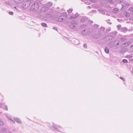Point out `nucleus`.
Instances as JSON below:
<instances>
[{
	"instance_id": "1",
	"label": "nucleus",
	"mask_w": 133,
	"mask_h": 133,
	"mask_svg": "<svg viewBox=\"0 0 133 133\" xmlns=\"http://www.w3.org/2000/svg\"><path fill=\"white\" fill-rule=\"evenodd\" d=\"M39 7V5L38 3H34L31 6L30 10L32 11H35L38 9Z\"/></svg>"
},
{
	"instance_id": "2",
	"label": "nucleus",
	"mask_w": 133,
	"mask_h": 133,
	"mask_svg": "<svg viewBox=\"0 0 133 133\" xmlns=\"http://www.w3.org/2000/svg\"><path fill=\"white\" fill-rule=\"evenodd\" d=\"M31 2L30 1H27L24 2L22 5V7L25 9L27 8L30 5Z\"/></svg>"
},
{
	"instance_id": "3",
	"label": "nucleus",
	"mask_w": 133,
	"mask_h": 133,
	"mask_svg": "<svg viewBox=\"0 0 133 133\" xmlns=\"http://www.w3.org/2000/svg\"><path fill=\"white\" fill-rule=\"evenodd\" d=\"M67 18V16L65 15L62 14L60 16L58 19V21L59 22H62L64 21Z\"/></svg>"
},
{
	"instance_id": "4",
	"label": "nucleus",
	"mask_w": 133,
	"mask_h": 133,
	"mask_svg": "<svg viewBox=\"0 0 133 133\" xmlns=\"http://www.w3.org/2000/svg\"><path fill=\"white\" fill-rule=\"evenodd\" d=\"M91 32L90 29L89 28H87L82 31V34L83 35L86 36Z\"/></svg>"
},
{
	"instance_id": "5",
	"label": "nucleus",
	"mask_w": 133,
	"mask_h": 133,
	"mask_svg": "<svg viewBox=\"0 0 133 133\" xmlns=\"http://www.w3.org/2000/svg\"><path fill=\"white\" fill-rule=\"evenodd\" d=\"M102 36L101 32H98L97 34L94 35V37L96 39H98L101 37Z\"/></svg>"
},
{
	"instance_id": "6",
	"label": "nucleus",
	"mask_w": 133,
	"mask_h": 133,
	"mask_svg": "<svg viewBox=\"0 0 133 133\" xmlns=\"http://www.w3.org/2000/svg\"><path fill=\"white\" fill-rule=\"evenodd\" d=\"M71 25L69 26V27L71 29H74L76 28V25L77 24L76 22L74 21H73L71 23Z\"/></svg>"
},
{
	"instance_id": "7",
	"label": "nucleus",
	"mask_w": 133,
	"mask_h": 133,
	"mask_svg": "<svg viewBox=\"0 0 133 133\" xmlns=\"http://www.w3.org/2000/svg\"><path fill=\"white\" fill-rule=\"evenodd\" d=\"M88 19V18L87 17L85 16H83L80 20V22L81 23H83L87 20Z\"/></svg>"
},
{
	"instance_id": "8",
	"label": "nucleus",
	"mask_w": 133,
	"mask_h": 133,
	"mask_svg": "<svg viewBox=\"0 0 133 133\" xmlns=\"http://www.w3.org/2000/svg\"><path fill=\"white\" fill-rule=\"evenodd\" d=\"M14 119L15 121L17 123L19 124L22 123L21 121L19 118L17 117H14Z\"/></svg>"
},
{
	"instance_id": "9",
	"label": "nucleus",
	"mask_w": 133,
	"mask_h": 133,
	"mask_svg": "<svg viewBox=\"0 0 133 133\" xmlns=\"http://www.w3.org/2000/svg\"><path fill=\"white\" fill-rule=\"evenodd\" d=\"M49 8L46 6L42 7L41 10L43 12H46L48 11Z\"/></svg>"
},
{
	"instance_id": "10",
	"label": "nucleus",
	"mask_w": 133,
	"mask_h": 133,
	"mask_svg": "<svg viewBox=\"0 0 133 133\" xmlns=\"http://www.w3.org/2000/svg\"><path fill=\"white\" fill-rule=\"evenodd\" d=\"M130 5V4L127 2H125L122 5V8L125 7L126 8L128 7Z\"/></svg>"
},
{
	"instance_id": "11",
	"label": "nucleus",
	"mask_w": 133,
	"mask_h": 133,
	"mask_svg": "<svg viewBox=\"0 0 133 133\" xmlns=\"http://www.w3.org/2000/svg\"><path fill=\"white\" fill-rule=\"evenodd\" d=\"M79 15L78 14L76 13L74 15L71 16L70 17V19H73L75 18H76Z\"/></svg>"
},
{
	"instance_id": "12",
	"label": "nucleus",
	"mask_w": 133,
	"mask_h": 133,
	"mask_svg": "<svg viewBox=\"0 0 133 133\" xmlns=\"http://www.w3.org/2000/svg\"><path fill=\"white\" fill-rule=\"evenodd\" d=\"M52 5V3L49 2L48 3H47L46 4V6L48 7V8H50L51 7Z\"/></svg>"
},
{
	"instance_id": "13",
	"label": "nucleus",
	"mask_w": 133,
	"mask_h": 133,
	"mask_svg": "<svg viewBox=\"0 0 133 133\" xmlns=\"http://www.w3.org/2000/svg\"><path fill=\"white\" fill-rule=\"evenodd\" d=\"M24 0H15V2L18 3H21L23 2Z\"/></svg>"
},
{
	"instance_id": "14",
	"label": "nucleus",
	"mask_w": 133,
	"mask_h": 133,
	"mask_svg": "<svg viewBox=\"0 0 133 133\" xmlns=\"http://www.w3.org/2000/svg\"><path fill=\"white\" fill-rule=\"evenodd\" d=\"M46 18H47L48 19H50L52 17V15L50 14H48L46 16Z\"/></svg>"
},
{
	"instance_id": "15",
	"label": "nucleus",
	"mask_w": 133,
	"mask_h": 133,
	"mask_svg": "<svg viewBox=\"0 0 133 133\" xmlns=\"http://www.w3.org/2000/svg\"><path fill=\"white\" fill-rule=\"evenodd\" d=\"M124 15L125 16L127 17H129L130 16V14L129 13L127 12H124Z\"/></svg>"
},
{
	"instance_id": "16",
	"label": "nucleus",
	"mask_w": 133,
	"mask_h": 133,
	"mask_svg": "<svg viewBox=\"0 0 133 133\" xmlns=\"http://www.w3.org/2000/svg\"><path fill=\"white\" fill-rule=\"evenodd\" d=\"M118 11V9L117 8H114L113 12L115 13H117Z\"/></svg>"
},
{
	"instance_id": "17",
	"label": "nucleus",
	"mask_w": 133,
	"mask_h": 133,
	"mask_svg": "<svg viewBox=\"0 0 133 133\" xmlns=\"http://www.w3.org/2000/svg\"><path fill=\"white\" fill-rule=\"evenodd\" d=\"M129 10L131 11V12H130L131 14L132 15H133V7L130 8Z\"/></svg>"
},
{
	"instance_id": "18",
	"label": "nucleus",
	"mask_w": 133,
	"mask_h": 133,
	"mask_svg": "<svg viewBox=\"0 0 133 133\" xmlns=\"http://www.w3.org/2000/svg\"><path fill=\"white\" fill-rule=\"evenodd\" d=\"M7 118H8L11 121H12V122L13 123H14V124H15V121L14 120H13L12 119H11V118L9 116H7Z\"/></svg>"
},
{
	"instance_id": "19",
	"label": "nucleus",
	"mask_w": 133,
	"mask_h": 133,
	"mask_svg": "<svg viewBox=\"0 0 133 133\" xmlns=\"http://www.w3.org/2000/svg\"><path fill=\"white\" fill-rule=\"evenodd\" d=\"M105 52L107 54H108L109 52V50L107 47H105L104 49Z\"/></svg>"
},
{
	"instance_id": "20",
	"label": "nucleus",
	"mask_w": 133,
	"mask_h": 133,
	"mask_svg": "<svg viewBox=\"0 0 133 133\" xmlns=\"http://www.w3.org/2000/svg\"><path fill=\"white\" fill-rule=\"evenodd\" d=\"M105 29V28L103 26L101 27L100 28V29L101 31H102V32H103L104 31Z\"/></svg>"
},
{
	"instance_id": "21",
	"label": "nucleus",
	"mask_w": 133,
	"mask_h": 133,
	"mask_svg": "<svg viewBox=\"0 0 133 133\" xmlns=\"http://www.w3.org/2000/svg\"><path fill=\"white\" fill-rule=\"evenodd\" d=\"M127 28L124 27L122 28V30L123 32H125L127 31Z\"/></svg>"
},
{
	"instance_id": "22",
	"label": "nucleus",
	"mask_w": 133,
	"mask_h": 133,
	"mask_svg": "<svg viewBox=\"0 0 133 133\" xmlns=\"http://www.w3.org/2000/svg\"><path fill=\"white\" fill-rule=\"evenodd\" d=\"M130 42H128L124 44V45L126 46H127L130 45Z\"/></svg>"
},
{
	"instance_id": "23",
	"label": "nucleus",
	"mask_w": 133,
	"mask_h": 133,
	"mask_svg": "<svg viewBox=\"0 0 133 133\" xmlns=\"http://www.w3.org/2000/svg\"><path fill=\"white\" fill-rule=\"evenodd\" d=\"M115 1L118 3H123V1L121 0H115Z\"/></svg>"
},
{
	"instance_id": "24",
	"label": "nucleus",
	"mask_w": 133,
	"mask_h": 133,
	"mask_svg": "<svg viewBox=\"0 0 133 133\" xmlns=\"http://www.w3.org/2000/svg\"><path fill=\"white\" fill-rule=\"evenodd\" d=\"M6 128H3V129H2V130H1V132H6Z\"/></svg>"
},
{
	"instance_id": "25",
	"label": "nucleus",
	"mask_w": 133,
	"mask_h": 133,
	"mask_svg": "<svg viewBox=\"0 0 133 133\" xmlns=\"http://www.w3.org/2000/svg\"><path fill=\"white\" fill-rule=\"evenodd\" d=\"M42 25L44 27H47V25L46 23H41Z\"/></svg>"
},
{
	"instance_id": "26",
	"label": "nucleus",
	"mask_w": 133,
	"mask_h": 133,
	"mask_svg": "<svg viewBox=\"0 0 133 133\" xmlns=\"http://www.w3.org/2000/svg\"><path fill=\"white\" fill-rule=\"evenodd\" d=\"M117 34V32L116 31H115L112 32V34L114 36H116Z\"/></svg>"
},
{
	"instance_id": "27",
	"label": "nucleus",
	"mask_w": 133,
	"mask_h": 133,
	"mask_svg": "<svg viewBox=\"0 0 133 133\" xmlns=\"http://www.w3.org/2000/svg\"><path fill=\"white\" fill-rule=\"evenodd\" d=\"M111 29L110 27H108L106 29V31L107 32H109L111 31Z\"/></svg>"
},
{
	"instance_id": "28",
	"label": "nucleus",
	"mask_w": 133,
	"mask_h": 133,
	"mask_svg": "<svg viewBox=\"0 0 133 133\" xmlns=\"http://www.w3.org/2000/svg\"><path fill=\"white\" fill-rule=\"evenodd\" d=\"M4 123L3 121L0 120V125H4Z\"/></svg>"
},
{
	"instance_id": "29",
	"label": "nucleus",
	"mask_w": 133,
	"mask_h": 133,
	"mask_svg": "<svg viewBox=\"0 0 133 133\" xmlns=\"http://www.w3.org/2000/svg\"><path fill=\"white\" fill-rule=\"evenodd\" d=\"M72 9H69L67 10V12L69 14H70L72 12Z\"/></svg>"
},
{
	"instance_id": "30",
	"label": "nucleus",
	"mask_w": 133,
	"mask_h": 133,
	"mask_svg": "<svg viewBox=\"0 0 133 133\" xmlns=\"http://www.w3.org/2000/svg\"><path fill=\"white\" fill-rule=\"evenodd\" d=\"M125 63H127L128 62V61L126 59H124L122 60Z\"/></svg>"
},
{
	"instance_id": "31",
	"label": "nucleus",
	"mask_w": 133,
	"mask_h": 133,
	"mask_svg": "<svg viewBox=\"0 0 133 133\" xmlns=\"http://www.w3.org/2000/svg\"><path fill=\"white\" fill-rule=\"evenodd\" d=\"M127 57H128L129 58H131L132 57V56L131 55H128L127 56Z\"/></svg>"
},
{
	"instance_id": "32",
	"label": "nucleus",
	"mask_w": 133,
	"mask_h": 133,
	"mask_svg": "<svg viewBox=\"0 0 133 133\" xmlns=\"http://www.w3.org/2000/svg\"><path fill=\"white\" fill-rule=\"evenodd\" d=\"M107 1L108 2H110L111 3H112L114 2L112 0H107Z\"/></svg>"
},
{
	"instance_id": "33",
	"label": "nucleus",
	"mask_w": 133,
	"mask_h": 133,
	"mask_svg": "<svg viewBox=\"0 0 133 133\" xmlns=\"http://www.w3.org/2000/svg\"><path fill=\"white\" fill-rule=\"evenodd\" d=\"M53 127L55 129H56V130H58V128L56 126L54 125L53 126Z\"/></svg>"
},
{
	"instance_id": "34",
	"label": "nucleus",
	"mask_w": 133,
	"mask_h": 133,
	"mask_svg": "<svg viewBox=\"0 0 133 133\" xmlns=\"http://www.w3.org/2000/svg\"><path fill=\"white\" fill-rule=\"evenodd\" d=\"M8 13L9 14L11 15H12L14 14L13 12L11 11H9Z\"/></svg>"
},
{
	"instance_id": "35",
	"label": "nucleus",
	"mask_w": 133,
	"mask_h": 133,
	"mask_svg": "<svg viewBox=\"0 0 133 133\" xmlns=\"http://www.w3.org/2000/svg\"><path fill=\"white\" fill-rule=\"evenodd\" d=\"M53 29L57 31H58V30L57 29V28L56 27H54L53 28Z\"/></svg>"
},
{
	"instance_id": "36",
	"label": "nucleus",
	"mask_w": 133,
	"mask_h": 133,
	"mask_svg": "<svg viewBox=\"0 0 133 133\" xmlns=\"http://www.w3.org/2000/svg\"><path fill=\"white\" fill-rule=\"evenodd\" d=\"M95 27L97 28H98L99 27V25L97 24H95Z\"/></svg>"
},
{
	"instance_id": "37",
	"label": "nucleus",
	"mask_w": 133,
	"mask_h": 133,
	"mask_svg": "<svg viewBox=\"0 0 133 133\" xmlns=\"http://www.w3.org/2000/svg\"><path fill=\"white\" fill-rule=\"evenodd\" d=\"M108 21H110V19H108V20H107V22H108V23H109V24H111V22H108Z\"/></svg>"
},
{
	"instance_id": "38",
	"label": "nucleus",
	"mask_w": 133,
	"mask_h": 133,
	"mask_svg": "<svg viewBox=\"0 0 133 133\" xmlns=\"http://www.w3.org/2000/svg\"><path fill=\"white\" fill-rule=\"evenodd\" d=\"M120 79H122L123 81H125V79H124V78H122V77H120Z\"/></svg>"
},
{
	"instance_id": "39",
	"label": "nucleus",
	"mask_w": 133,
	"mask_h": 133,
	"mask_svg": "<svg viewBox=\"0 0 133 133\" xmlns=\"http://www.w3.org/2000/svg\"><path fill=\"white\" fill-rule=\"evenodd\" d=\"M130 19L131 20H133V16H131L130 18Z\"/></svg>"
},
{
	"instance_id": "40",
	"label": "nucleus",
	"mask_w": 133,
	"mask_h": 133,
	"mask_svg": "<svg viewBox=\"0 0 133 133\" xmlns=\"http://www.w3.org/2000/svg\"><path fill=\"white\" fill-rule=\"evenodd\" d=\"M83 46L84 47V48H87V44H84V45H83Z\"/></svg>"
},
{
	"instance_id": "41",
	"label": "nucleus",
	"mask_w": 133,
	"mask_h": 133,
	"mask_svg": "<svg viewBox=\"0 0 133 133\" xmlns=\"http://www.w3.org/2000/svg\"><path fill=\"white\" fill-rule=\"evenodd\" d=\"M5 108V110H8V109L6 106Z\"/></svg>"
},
{
	"instance_id": "42",
	"label": "nucleus",
	"mask_w": 133,
	"mask_h": 133,
	"mask_svg": "<svg viewBox=\"0 0 133 133\" xmlns=\"http://www.w3.org/2000/svg\"><path fill=\"white\" fill-rule=\"evenodd\" d=\"M117 28H119L121 27V25H117Z\"/></svg>"
},
{
	"instance_id": "43",
	"label": "nucleus",
	"mask_w": 133,
	"mask_h": 133,
	"mask_svg": "<svg viewBox=\"0 0 133 133\" xmlns=\"http://www.w3.org/2000/svg\"><path fill=\"white\" fill-rule=\"evenodd\" d=\"M103 11H104V10H103L102 9H100L99 10V11L100 12H103Z\"/></svg>"
},
{
	"instance_id": "44",
	"label": "nucleus",
	"mask_w": 133,
	"mask_h": 133,
	"mask_svg": "<svg viewBox=\"0 0 133 133\" xmlns=\"http://www.w3.org/2000/svg\"><path fill=\"white\" fill-rule=\"evenodd\" d=\"M102 13L103 14H105V11L104 10V11H103Z\"/></svg>"
},
{
	"instance_id": "45",
	"label": "nucleus",
	"mask_w": 133,
	"mask_h": 133,
	"mask_svg": "<svg viewBox=\"0 0 133 133\" xmlns=\"http://www.w3.org/2000/svg\"><path fill=\"white\" fill-rule=\"evenodd\" d=\"M87 8H89V9H91V7H90V6H88V7H87Z\"/></svg>"
},
{
	"instance_id": "46",
	"label": "nucleus",
	"mask_w": 133,
	"mask_h": 133,
	"mask_svg": "<svg viewBox=\"0 0 133 133\" xmlns=\"http://www.w3.org/2000/svg\"><path fill=\"white\" fill-rule=\"evenodd\" d=\"M130 48H133V45L131 46H130Z\"/></svg>"
},
{
	"instance_id": "47",
	"label": "nucleus",
	"mask_w": 133,
	"mask_h": 133,
	"mask_svg": "<svg viewBox=\"0 0 133 133\" xmlns=\"http://www.w3.org/2000/svg\"><path fill=\"white\" fill-rule=\"evenodd\" d=\"M14 9H17V8H16V6H14Z\"/></svg>"
},
{
	"instance_id": "48",
	"label": "nucleus",
	"mask_w": 133,
	"mask_h": 133,
	"mask_svg": "<svg viewBox=\"0 0 133 133\" xmlns=\"http://www.w3.org/2000/svg\"><path fill=\"white\" fill-rule=\"evenodd\" d=\"M109 37H112V36H109Z\"/></svg>"
},
{
	"instance_id": "49",
	"label": "nucleus",
	"mask_w": 133,
	"mask_h": 133,
	"mask_svg": "<svg viewBox=\"0 0 133 133\" xmlns=\"http://www.w3.org/2000/svg\"><path fill=\"white\" fill-rule=\"evenodd\" d=\"M90 21L92 23H93V22H92V21Z\"/></svg>"
},
{
	"instance_id": "50",
	"label": "nucleus",
	"mask_w": 133,
	"mask_h": 133,
	"mask_svg": "<svg viewBox=\"0 0 133 133\" xmlns=\"http://www.w3.org/2000/svg\"><path fill=\"white\" fill-rule=\"evenodd\" d=\"M118 44H119V43H117V45H118Z\"/></svg>"
},
{
	"instance_id": "51",
	"label": "nucleus",
	"mask_w": 133,
	"mask_h": 133,
	"mask_svg": "<svg viewBox=\"0 0 133 133\" xmlns=\"http://www.w3.org/2000/svg\"><path fill=\"white\" fill-rule=\"evenodd\" d=\"M0 107H1L0 106Z\"/></svg>"
},
{
	"instance_id": "52",
	"label": "nucleus",
	"mask_w": 133,
	"mask_h": 133,
	"mask_svg": "<svg viewBox=\"0 0 133 133\" xmlns=\"http://www.w3.org/2000/svg\"><path fill=\"white\" fill-rule=\"evenodd\" d=\"M0 133H1V132H0Z\"/></svg>"
}]
</instances>
